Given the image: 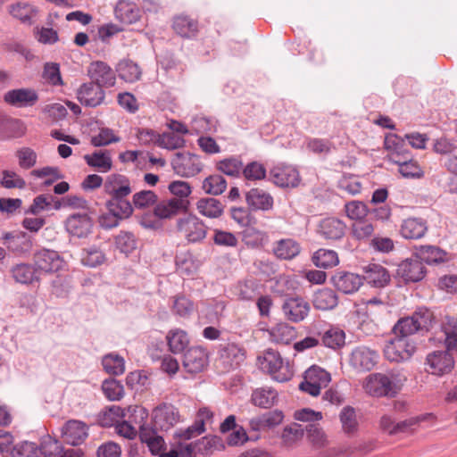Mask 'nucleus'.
I'll return each instance as SVG.
<instances>
[{"instance_id": "10", "label": "nucleus", "mask_w": 457, "mask_h": 457, "mask_svg": "<svg viewBox=\"0 0 457 457\" xmlns=\"http://www.w3.org/2000/svg\"><path fill=\"white\" fill-rule=\"evenodd\" d=\"M178 231L190 243L204 240L207 235V227L195 215H188L178 220Z\"/></svg>"}, {"instance_id": "60", "label": "nucleus", "mask_w": 457, "mask_h": 457, "mask_svg": "<svg viewBox=\"0 0 457 457\" xmlns=\"http://www.w3.org/2000/svg\"><path fill=\"white\" fill-rule=\"evenodd\" d=\"M308 439L317 448L324 447L328 445V439L325 432L316 424H309L306 426Z\"/></svg>"}, {"instance_id": "61", "label": "nucleus", "mask_w": 457, "mask_h": 457, "mask_svg": "<svg viewBox=\"0 0 457 457\" xmlns=\"http://www.w3.org/2000/svg\"><path fill=\"white\" fill-rule=\"evenodd\" d=\"M345 212L351 220L356 221L363 220L369 213L368 206L361 201H352L345 205Z\"/></svg>"}, {"instance_id": "53", "label": "nucleus", "mask_w": 457, "mask_h": 457, "mask_svg": "<svg viewBox=\"0 0 457 457\" xmlns=\"http://www.w3.org/2000/svg\"><path fill=\"white\" fill-rule=\"evenodd\" d=\"M105 260V254L97 247L85 248L81 252V262L84 266L95 268L103 264Z\"/></svg>"}, {"instance_id": "62", "label": "nucleus", "mask_w": 457, "mask_h": 457, "mask_svg": "<svg viewBox=\"0 0 457 457\" xmlns=\"http://www.w3.org/2000/svg\"><path fill=\"white\" fill-rule=\"evenodd\" d=\"M39 451L45 457H62L63 446L58 440L48 436L41 443Z\"/></svg>"}, {"instance_id": "35", "label": "nucleus", "mask_w": 457, "mask_h": 457, "mask_svg": "<svg viewBox=\"0 0 457 457\" xmlns=\"http://www.w3.org/2000/svg\"><path fill=\"white\" fill-rule=\"evenodd\" d=\"M172 29L180 37L193 38L198 33V21L188 15L174 17Z\"/></svg>"}, {"instance_id": "9", "label": "nucleus", "mask_w": 457, "mask_h": 457, "mask_svg": "<svg viewBox=\"0 0 457 457\" xmlns=\"http://www.w3.org/2000/svg\"><path fill=\"white\" fill-rule=\"evenodd\" d=\"M261 368L273 376L279 382L287 381L291 373L287 365H284L283 360L278 351L268 349L260 360Z\"/></svg>"}, {"instance_id": "47", "label": "nucleus", "mask_w": 457, "mask_h": 457, "mask_svg": "<svg viewBox=\"0 0 457 457\" xmlns=\"http://www.w3.org/2000/svg\"><path fill=\"white\" fill-rule=\"evenodd\" d=\"M339 420L345 434L353 436L358 431L359 423L357 421L355 410L352 406H345L342 409L339 414Z\"/></svg>"}, {"instance_id": "19", "label": "nucleus", "mask_w": 457, "mask_h": 457, "mask_svg": "<svg viewBox=\"0 0 457 457\" xmlns=\"http://www.w3.org/2000/svg\"><path fill=\"white\" fill-rule=\"evenodd\" d=\"M188 205L187 199H177V197L163 199L157 201L154 208V214L162 220L170 219L180 212H187Z\"/></svg>"}, {"instance_id": "42", "label": "nucleus", "mask_w": 457, "mask_h": 457, "mask_svg": "<svg viewBox=\"0 0 457 457\" xmlns=\"http://www.w3.org/2000/svg\"><path fill=\"white\" fill-rule=\"evenodd\" d=\"M128 196L123 195L110 196V199L105 204L108 212H116L117 215H123L129 218L133 213V206L127 199Z\"/></svg>"}, {"instance_id": "45", "label": "nucleus", "mask_w": 457, "mask_h": 457, "mask_svg": "<svg viewBox=\"0 0 457 457\" xmlns=\"http://www.w3.org/2000/svg\"><path fill=\"white\" fill-rule=\"evenodd\" d=\"M312 262L318 268L330 269L339 263L338 254L334 250L320 248L312 255Z\"/></svg>"}, {"instance_id": "43", "label": "nucleus", "mask_w": 457, "mask_h": 457, "mask_svg": "<svg viewBox=\"0 0 457 457\" xmlns=\"http://www.w3.org/2000/svg\"><path fill=\"white\" fill-rule=\"evenodd\" d=\"M116 71L120 79L129 83L137 81L142 74L140 67L131 60H121L116 67Z\"/></svg>"}, {"instance_id": "28", "label": "nucleus", "mask_w": 457, "mask_h": 457, "mask_svg": "<svg viewBox=\"0 0 457 457\" xmlns=\"http://www.w3.org/2000/svg\"><path fill=\"white\" fill-rule=\"evenodd\" d=\"M322 345L332 350H339L345 345V333L339 327L329 326L323 331L316 332Z\"/></svg>"}, {"instance_id": "38", "label": "nucleus", "mask_w": 457, "mask_h": 457, "mask_svg": "<svg viewBox=\"0 0 457 457\" xmlns=\"http://www.w3.org/2000/svg\"><path fill=\"white\" fill-rule=\"evenodd\" d=\"M312 303L318 310H332L338 304V296L333 289L322 288L314 294Z\"/></svg>"}, {"instance_id": "20", "label": "nucleus", "mask_w": 457, "mask_h": 457, "mask_svg": "<svg viewBox=\"0 0 457 457\" xmlns=\"http://www.w3.org/2000/svg\"><path fill=\"white\" fill-rule=\"evenodd\" d=\"M79 102L87 107H96L102 104L105 98V92L93 82L83 83L77 90Z\"/></svg>"}, {"instance_id": "24", "label": "nucleus", "mask_w": 457, "mask_h": 457, "mask_svg": "<svg viewBox=\"0 0 457 457\" xmlns=\"http://www.w3.org/2000/svg\"><path fill=\"white\" fill-rule=\"evenodd\" d=\"M6 104L19 107H31L38 101V95L32 88H17L7 91L4 96Z\"/></svg>"}, {"instance_id": "52", "label": "nucleus", "mask_w": 457, "mask_h": 457, "mask_svg": "<svg viewBox=\"0 0 457 457\" xmlns=\"http://www.w3.org/2000/svg\"><path fill=\"white\" fill-rule=\"evenodd\" d=\"M277 396L278 394L273 389L259 388L253 391L252 395V401L256 406L270 408L274 404Z\"/></svg>"}, {"instance_id": "40", "label": "nucleus", "mask_w": 457, "mask_h": 457, "mask_svg": "<svg viewBox=\"0 0 457 457\" xmlns=\"http://www.w3.org/2000/svg\"><path fill=\"white\" fill-rule=\"evenodd\" d=\"M422 263H439L445 261V252L434 245H420L415 248L413 254Z\"/></svg>"}, {"instance_id": "57", "label": "nucleus", "mask_w": 457, "mask_h": 457, "mask_svg": "<svg viewBox=\"0 0 457 457\" xmlns=\"http://www.w3.org/2000/svg\"><path fill=\"white\" fill-rule=\"evenodd\" d=\"M304 434V429L299 424L287 426L283 429L281 439L285 446L290 447L300 441Z\"/></svg>"}, {"instance_id": "12", "label": "nucleus", "mask_w": 457, "mask_h": 457, "mask_svg": "<svg viewBox=\"0 0 457 457\" xmlns=\"http://www.w3.org/2000/svg\"><path fill=\"white\" fill-rule=\"evenodd\" d=\"M378 353L366 345H358L352 350L350 365L359 371H370L378 363Z\"/></svg>"}, {"instance_id": "63", "label": "nucleus", "mask_w": 457, "mask_h": 457, "mask_svg": "<svg viewBox=\"0 0 457 457\" xmlns=\"http://www.w3.org/2000/svg\"><path fill=\"white\" fill-rule=\"evenodd\" d=\"M39 454L37 444L27 441L18 444L12 450V457H39Z\"/></svg>"}, {"instance_id": "15", "label": "nucleus", "mask_w": 457, "mask_h": 457, "mask_svg": "<svg viewBox=\"0 0 457 457\" xmlns=\"http://www.w3.org/2000/svg\"><path fill=\"white\" fill-rule=\"evenodd\" d=\"M2 240L7 249L15 254H27L33 247L31 237L23 231L5 232Z\"/></svg>"}, {"instance_id": "23", "label": "nucleus", "mask_w": 457, "mask_h": 457, "mask_svg": "<svg viewBox=\"0 0 457 457\" xmlns=\"http://www.w3.org/2000/svg\"><path fill=\"white\" fill-rule=\"evenodd\" d=\"M398 277L402 278L404 282L420 281L426 274V268L423 263L415 256L402 262L396 270Z\"/></svg>"}, {"instance_id": "29", "label": "nucleus", "mask_w": 457, "mask_h": 457, "mask_svg": "<svg viewBox=\"0 0 457 457\" xmlns=\"http://www.w3.org/2000/svg\"><path fill=\"white\" fill-rule=\"evenodd\" d=\"M428 231L426 220L421 218H407L403 220L400 234L406 239H420Z\"/></svg>"}, {"instance_id": "30", "label": "nucleus", "mask_w": 457, "mask_h": 457, "mask_svg": "<svg viewBox=\"0 0 457 457\" xmlns=\"http://www.w3.org/2000/svg\"><path fill=\"white\" fill-rule=\"evenodd\" d=\"M218 436H204L202 439L186 445L181 457H192L193 454L200 453L203 455L212 453L213 449H217L220 444Z\"/></svg>"}, {"instance_id": "41", "label": "nucleus", "mask_w": 457, "mask_h": 457, "mask_svg": "<svg viewBox=\"0 0 457 457\" xmlns=\"http://www.w3.org/2000/svg\"><path fill=\"white\" fill-rule=\"evenodd\" d=\"M269 333L271 341L282 345H289L296 337L295 328L285 322L275 325Z\"/></svg>"}, {"instance_id": "50", "label": "nucleus", "mask_w": 457, "mask_h": 457, "mask_svg": "<svg viewBox=\"0 0 457 457\" xmlns=\"http://www.w3.org/2000/svg\"><path fill=\"white\" fill-rule=\"evenodd\" d=\"M227 188L226 179L219 174L210 175L203 181V189L206 194L218 195Z\"/></svg>"}, {"instance_id": "64", "label": "nucleus", "mask_w": 457, "mask_h": 457, "mask_svg": "<svg viewBox=\"0 0 457 457\" xmlns=\"http://www.w3.org/2000/svg\"><path fill=\"white\" fill-rule=\"evenodd\" d=\"M43 78L53 86L62 85L60 66L56 62H46L44 66Z\"/></svg>"}, {"instance_id": "46", "label": "nucleus", "mask_w": 457, "mask_h": 457, "mask_svg": "<svg viewBox=\"0 0 457 457\" xmlns=\"http://www.w3.org/2000/svg\"><path fill=\"white\" fill-rule=\"evenodd\" d=\"M215 167L227 176L238 178L243 170V162L240 157L230 156L217 162Z\"/></svg>"}, {"instance_id": "22", "label": "nucleus", "mask_w": 457, "mask_h": 457, "mask_svg": "<svg viewBox=\"0 0 457 457\" xmlns=\"http://www.w3.org/2000/svg\"><path fill=\"white\" fill-rule=\"evenodd\" d=\"M363 281L375 288H384L391 282L389 271L382 265L378 263H370L362 268Z\"/></svg>"}, {"instance_id": "54", "label": "nucleus", "mask_w": 457, "mask_h": 457, "mask_svg": "<svg viewBox=\"0 0 457 457\" xmlns=\"http://www.w3.org/2000/svg\"><path fill=\"white\" fill-rule=\"evenodd\" d=\"M102 364L107 373L114 376L121 375L125 371L124 359L118 354H106L102 360Z\"/></svg>"}, {"instance_id": "3", "label": "nucleus", "mask_w": 457, "mask_h": 457, "mask_svg": "<svg viewBox=\"0 0 457 457\" xmlns=\"http://www.w3.org/2000/svg\"><path fill=\"white\" fill-rule=\"evenodd\" d=\"M246 351L239 344L227 342L218 347L217 363L223 372L236 370L245 361Z\"/></svg>"}, {"instance_id": "39", "label": "nucleus", "mask_w": 457, "mask_h": 457, "mask_svg": "<svg viewBox=\"0 0 457 457\" xmlns=\"http://www.w3.org/2000/svg\"><path fill=\"white\" fill-rule=\"evenodd\" d=\"M166 341L170 352L174 354L183 353L190 342L187 333L180 328L170 330L167 333Z\"/></svg>"}, {"instance_id": "32", "label": "nucleus", "mask_w": 457, "mask_h": 457, "mask_svg": "<svg viewBox=\"0 0 457 457\" xmlns=\"http://www.w3.org/2000/svg\"><path fill=\"white\" fill-rule=\"evenodd\" d=\"M245 201L253 210L270 211L273 207V197L263 189L255 187L245 194Z\"/></svg>"}, {"instance_id": "8", "label": "nucleus", "mask_w": 457, "mask_h": 457, "mask_svg": "<svg viewBox=\"0 0 457 457\" xmlns=\"http://www.w3.org/2000/svg\"><path fill=\"white\" fill-rule=\"evenodd\" d=\"M450 351L446 348L445 351L429 353L425 360L426 370L438 377L450 373L454 367V359Z\"/></svg>"}, {"instance_id": "48", "label": "nucleus", "mask_w": 457, "mask_h": 457, "mask_svg": "<svg viewBox=\"0 0 457 457\" xmlns=\"http://www.w3.org/2000/svg\"><path fill=\"white\" fill-rule=\"evenodd\" d=\"M87 165L97 169L101 172H107L112 169V159L107 151H96L92 154L84 156Z\"/></svg>"}, {"instance_id": "49", "label": "nucleus", "mask_w": 457, "mask_h": 457, "mask_svg": "<svg viewBox=\"0 0 457 457\" xmlns=\"http://www.w3.org/2000/svg\"><path fill=\"white\" fill-rule=\"evenodd\" d=\"M124 417V410L120 406L112 405L98 415V423L104 428H109L115 426L120 419Z\"/></svg>"}, {"instance_id": "5", "label": "nucleus", "mask_w": 457, "mask_h": 457, "mask_svg": "<svg viewBox=\"0 0 457 457\" xmlns=\"http://www.w3.org/2000/svg\"><path fill=\"white\" fill-rule=\"evenodd\" d=\"M32 260L39 276L56 273L62 270L66 264L57 251L47 248L36 251Z\"/></svg>"}, {"instance_id": "16", "label": "nucleus", "mask_w": 457, "mask_h": 457, "mask_svg": "<svg viewBox=\"0 0 457 457\" xmlns=\"http://www.w3.org/2000/svg\"><path fill=\"white\" fill-rule=\"evenodd\" d=\"M209 362L206 350L202 346L190 347L183 356V367L191 374L202 372Z\"/></svg>"}, {"instance_id": "26", "label": "nucleus", "mask_w": 457, "mask_h": 457, "mask_svg": "<svg viewBox=\"0 0 457 457\" xmlns=\"http://www.w3.org/2000/svg\"><path fill=\"white\" fill-rule=\"evenodd\" d=\"M202 262L189 251L178 253L175 256L176 270L181 277H194Z\"/></svg>"}, {"instance_id": "21", "label": "nucleus", "mask_w": 457, "mask_h": 457, "mask_svg": "<svg viewBox=\"0 0 457 457\" xmlns=\"http://www.w3.org/2000/svg\"><path fill=\"white\" fill-rule=\"evenodd\" d=\"M93 220L87 213H74L70 215L65 221L67 232L78 238L87 237L93 228Z\"/></svg>"}, {"instance_id": "18", "label": "nucleus", "mask_w": 457, "mask_h": 457, "mask_svg": "<svg viewBox=\"0 0 457 457\" xmlns=\"http://www.w3.org/2000/svg\"><path fill=\"white\" fill-rule=\"evenodd\" d=\"M331 282L337 290L351 295L359 290L363 284V278L356 273L337 270L331 278Z\"/></svg>"}, {"instance_id": "17", "label": "nucleus", "mask_w": 457, "mask_h": 457, "mask_svg": "<svg viewBox=\"0 0 457 457\" xmlns=\"http://www.w3.org/2000/svg\"><path fill=\"white\" fill-rule=\"evenodd\" d=\"M285 317L295 323L303 320L310 312V304L303 297H287L282 304Z\"/></svg>"}, {"instance_id": "2", "label": "nucleus", "mask_w": 457, "mask_h": 457, "mask_svg": "<svg viewBox=\"0 0 457 457\" xmlns=\"http://www.w3.org/2000/svg\"><path fill=\"white\" fill-rule=\"evenodd\" d=\"M434 320L433 313L425 307L418 308L411 316L403 317L393 327L395 336L409 338L419 331H428Z\"/></svg>"}, {"instance_id": "6", "label": "nucleus", "mask_w": 457, "mask_h": 457, "mask_svg": "<svg viewBox=\"0 0 457 457\" xmlns=\"http://www.w3.org/2000/svg\"><path fill=\"white\" fill-rule=\"evenodd\" d=\"M416 351L415 343L410 338L395 336L385 346V357L392 362L410 360Z\"/></svg>"}, {"instance_id": "58", "label": "nucleus", "mask_w": 457, "mask_h": 457, "mask_svg": "<svg viewBox=\"0 0 457 457\" xmlns=\"http://www.w3.org/2000/svg\"><path fill=\"white\" fill-rule=\"evenodd\" d=\"M157 195L152 190H141L133 195V204L137 209H145L156 204Z\"/></svg>"}, {"instance_id": "59", "label": "nucleus", "mask_w": 457, "mask_h": 457, "mask_svg": "<svg viewBox=\"0 0 457 457\" xmlns=\"http://www.w3.org/2000/svg\"><path fill=\"white\" fill-rule=\"evenodd\" d=\"M247 180H261L266 178V169L258 162H251L243 166L242 173Z\"/></svg>"}, {"instance_id": "55", "label": "nucleus", "mask_w": 457, "mask_h": 457, "mask_svg": "<svg viewBox=\"0 0 457 457\" xmlns=\"http://www.w3.org/2000/svg\"><path fill=\"white\" fill-rule=\"evenodd\" d=\"M102 390L110 401H119L124 395L123 386L114 378L105 379L103 382Z\"/></svg>"}, {"instance_id": "1", "label": "nucleus", "mask_w": 457, "mask_h": 457, "mask_svg": "<svg viewBox=\"0 0 457 457\" xmlns=\"http://www.w3.org/2000/svg\"><path fill=\"white\" fill-rule=\"evenodd\" d=\"M405 381V376L399 371L391 370L386 374H370L363 386L372 396L395 397L401 391Z\"/></svg>"}, {"instance_id": "14", "label": "nucleus", "mask_w": 457, "mask_h": 457, "mask_svg": "<svg viewBox=\"0 0 457 457\" xmlns=\"http://www.w3.org/2000/svg\"><path fill=\"white\" fill-rule=\"evenodd\" d=\"M61 436L64 443L74 446L79 445L88 436V427L81 420H70L62 427Z\"/></svg>"}, {"instance_id": "34", "label": "nucleus", "mask_w": 457, "mask_h": 457, "mask_svg": "<svg viewBox=\"0 0 457 457\" xmlns=\"http://www.w3.org/2000/svg\"><path fill=\"white\" fill-rule=\"evenodd\" d=\"M115 17L124 24L136 23L140 18V9L134 3L120 0L114 9Z\"/></svg>"}, {"instance_id": "11", "label": "nucleus", "mask_w": 457, "mask_h": 457, "mask_svg": "<svg viewBox=\"0 0 457 457\" xmlns=\"http://www.w3.org/2000/svg\"><path fill=\"white\" fill-rule=\"evenodd\" d=\"M269 180L279 187H296L301 179L295 167L280 162L270 170Z\"/></svg>"}, {"instance_id": "44", "label": "nucleus", "mask_w": 457, "mask_h": 457, "mask_svg": "<svg viewBox=\"0 0 457 457\" xmlns=\"http://www.w3.org/2000/svg\"><path fill=\"white\" fill-rule=\"evenodd\" d=\"M198 212L208 218H219L223 213V204L215 198H201L196 203Z\"/></svg>"}, {"instance_id": "27", "label": "nucleus", "mask_w": 457, "mask_h": 457, "mask_svg": "<svg viewBox=\"0 0 457 457\" xmlns=\"http://www.w3.org/2000/svg\"><path fill=\"white\" fill-rule=\"evenodd\" d=\"M104 193L110 196L115 195H129L132 192L129 179L122 174H111L104 183Z\"/></svg>"}, {"instance_id": "7", "label": "nucleus", "mask_w": 457, "mask_h": 457, "mask_svg": "<svg viewBox=\"0 0 457 457\" xmlns=\"http://www.w3.org/2000/svg\"><path fill=\"white\" fill-rule=\"evenodd\" d=\"M171 166L176 174L189 178L200 173L204 164L199 155L189 152H179L174 154Z\"/></svg>"}, {"instance_id": "36", "label": "nucleus", "mask_w": 457, "mask_h": 457, "mask_svg": "<svg viewBox=\"0 0 457 457\" xmlns=\"http://www.w3.org/2000/svg\"><path fill=\"white\" fill-rule=\"evenodd\" d=\"M272 251L280 260H291L299 254L301 247L295 239L284 238L275 243Z\"/></svg>"}, {"instance_id": "4", "label": "nucleus", "mask_w": 457, "mask_h": 457, "mask_svg": "<svg viewBox=\"0 0 457 457\" xmlns=\"http://www.w3.org/2000/svg\"><path fill=\"white\" fill-rule=\"evenodd\" d=\"M154 428L168 431L178 423L183 421V417L178 407L170 403H161L152 411Z\"/></svg>"}, {"instance_id": "33", "label": "nucleus", "mask_w": 457, "mask_h": 457, "mask_svg": "<svg viewBox=\"0 0 457 457\" xmlns=\"http://www.w3.org/2000/svg\"><path fill=\"white\" fill-rule=\"evenodd\" d=\"M12 278L20 284L29 285L34 282H39L40 277L33 264L21 262L11 268L10 270Z\"/></svg>"}, {"instance_id": "51", "label": "nucleus", "mask_w": 457, "mask_h": 457, "mask_svg": "<svg viewBox=\"0 0 457 457\" xmlns=\"http://www.w3.org/2000/svg\"><path fill=\"white\" fill-rule=\"evenodd\" d=\"M114 240L117 249L125 254L131 253L137 248V240L130 231L121 230Z\"/></svg>"}, {"instance_id": "13", "label": "nucleus", "mask_w": 457, "mask_h": 457, "mask_svg": "<svg viewBox=\"0 0 457 457\" xmlns=\"http://www.w3.org/2000/svg\"><path fill=\"white\" fill-rule=\"evenodd\" d=\"M87 75L91 82L101 88L111 87L115 85L116 76L112 69L104 62H92L87 68Z\"/></svg>"}, {"instance_id": "31", "label": "nucleus", "mask_w": 457, "mask_h": 457, "mask_svg": "<svg viewBox=\"0 0 457 457\" xmlns=\"http://www.w3.org/2000/svg\"><path fill=\"white\" fill-rule=\"evenodd\" d=\"M26 128L23 122L5 115H0V139L21 137L25 134Z\"/></svg>"}, {"instance_id": "25", "label": "nucleus", "mask_w": 457, "mask_h": 457, "mask_svg": "<svg viewBox=\"0 0 457 457\" xmlns=\"http://www.w3.org/2000/svg\"><path fill=\"white\" fill-rule=\"evenodd\" d=\"M345 223L335 217H328L321 220L318 226L319 235L326 240H340L345 237Z\"/></svg>"}, {"instance_id": "56", "label": "nucleus", "mask_w": 457, "mask_h": 457, "mask_svg": "<svg viewBox=\"0 0 457 457\" xmlns=\"http://www.w3.org/2000/svg\"><path fill=\"white\" fill-rule=\"evenodd\" d=\"M443 331L445 335V345L448 350H457V320L447 317L443 324Z\"/></svg>"}, {"instance_id": "37", "label": "nucleus", "mask_w": 457, "mask_h": 457, "mask_svg": "<svg viewBox=\"0 0 457 457\" xmlns=\"http://www.w3.org/2000/svg\"><path fill=\"white\" fill-rule=\"evenodd\" d=\"M11 15L21 21V22L31 25L38 13V10L29 3L19 2L12 4L9 10Z\"/></svg>"}]
</instances>
